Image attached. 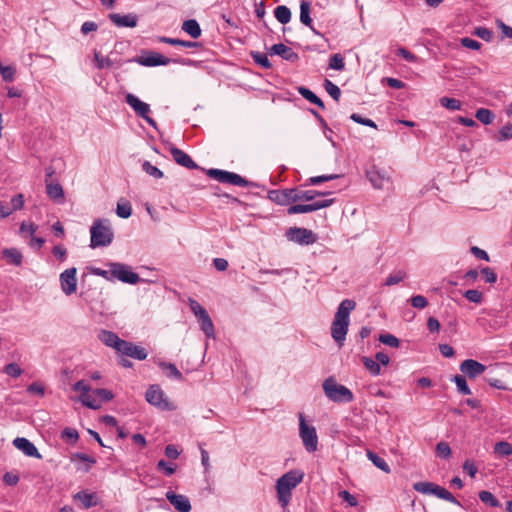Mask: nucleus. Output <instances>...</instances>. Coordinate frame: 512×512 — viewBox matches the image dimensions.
<instances>
[{
    "mask_svg": "<svg viewBox=\"0 0 512 512\" xmlns=\"http://www.w3.org/2000/svg\"><path fill=\"white\" fill-rule=\"evenodd\" d=\"M158 366L163 369V370H167L168 373H167V376L168 377H171V378H174L176 380H183V375L182 373L178 370V368L176 367L175 364L173 363H167V362H164V361H160L158 363Z\"/></svg>",
    "mask_w": 512,
    "mask_h": 512,
    "instance_id": "36",
    "label": "nucleus"
},
{
    "mask_svg": "<svg viewBox=\"0 0 512 512\" xmlns=\"http://www.w3.org/2000/svg\"><path fill=\"white\" fill-rule=\"evenodd\" d=\"M452 382L456 384L457 391L462 395H470L471 389L469 388L467 381L462 375H455L452 379Z\"/></svg>",
    "mask_w": 512,
    "mask_h": 512,
    "instance_id": "40",
    "label": "nucleus"
},
{
    "mask_svg": "<svg viewBox=\"0 0 512 512\" xmlns=\"http://www.w3.org/2000/svg\"><path fill=\"white\" fill-rule=\"evenodd\" d=\"M367 457L377 468L386 473H390V467L387 462L376 453L367 451Z\"/></svg>",
    "mask_w": 512,
    "mask_h": 512,
    "instance_id": "37",
    "label": "nucleus"
},
{
    "mask_svg": "<svg viewBox=\"0 0 512 512\" xmlns=\"http://www.w3.org/2000/svg\"><path fill=\"white\" fill-rule=\"evenodd\" d=\"M148 403L162 410L170 409V404L165 397L163 390L157 385H151L145 394Z\"/></svg>",
    "mask_w": 512,
    "mask_h": 512,
    "instance_id": "13",
    "label": "nucleus"
},
{
    "mask_svg": "<svg viewBox=\"0 0 512 512\" xmlns=\"http://www.w3.org/2000/svg\"><path fill=\"white\" fill-rule=\"evenodd\" d=\"M3 372L12 378H18L21 376L23 370L16 363H9L4 367Z\"/></svg>",
    "mask_w": 512,
    "mask_h": 512,
    "instance_id": "50",
    "label": "nucleus"
},
{
    "mask_svg": "<svg viewBox=\"0 0 512 512\" xmlns=\"http://www.w3.org/2000/svg\"><path fill=\"white\" fill-rule=\"evenodd\" d=\"M94 62L98 69L110 68L114 65L109 57H104L97 51L94 52Z\"/></svg>",
    "mask_w": 512,
    "mask_h": 512,
    "instance_id": "43",
    "label": "nucleus"
},
{
    "mask_svg": "<svg viewBox=\"0 0 512 512\" xmlns=\"http://www.w3.org/2000/svg\"><path fill=\"white\" fill-rule=\"evenodd\" d=\"M120 353L137 360H145L148 356V353L143 347L135 345L126 340L120 350Z\"/></svg>",
    "mask_w": 512,
    "mask_h": 512,
    "instance_id": "22",
    "label": "nucleus"
},
{
    "mask_svg": "<svg viewBox=\"0 0 512 512\" xmlns=\"http://www.w3.org/2000/svg\"><path fill=\"white\" fill-rule=\"evenodd\" d=\"M439 103L442 107L450 111H458L462 108V103L455 98L442 97L439 99Z\"/></svg>",
    "mask_w": 512,
    "mask_h": 512,
    "instance_id": "41",
    "label": "nucleus"
},
{
    "mask_svg": "<svg viewBox=\"0 0 512 512\" xmlns=\"http://www.w3.org/2000/svg\"><path fill=\"white\" fill-rule=\"evenodd\" d=\"M404 278H405V273H403L401 271L394 273V274H390L385 281V285L386 286L396 285V284L400 283Z\"/></svg>",
    "mask_w": 512,
    "mask_h": 512,
    "instance_id": "62",
    "label": "nucleus"
},
{
    "mask_svg": "<svg viewBox=\"0 0 512 512\" xmlns=\"http://www.w3.org/2000/svg\"><path fill=\"white\" fill-rule=\"evenodd\" d=\"M136 62L139 63L142 66L146 67H155V66H165L170 63H178L183 64L184 62L179 59H170L158 52L150 51L146 55H142L138 59H136Z\"/></svg>",
    "mask_w": 512,
    "mask_h": 512,
    "instance_id": "11",
    "label": "nucleus"
},
{
    "mask_svg": "<svg viewBox=\"0 0 512 512\" xmlns=\"http://www.w3.org/2000/svg\"><path fill=\"white\" fill-rule=\"evenodd\" d=\"M90 247H107L114 238V233L109 220L97 219L90 228Z\"/></svg>",
    "mask_w": 512,
    "mask_h": 512,
    "instance_id": "3",
    "label": "nucleus"
},
{
    "mask_svg": "<svg viewBox=\"0 0 512 512\" xmlns=\"http://www.w3.org/2000/svg\"><path fill=\"white\" fill-rule=\"evenodd\" d=\"M76 274L77 269L72 267L64 270L59 276L61 290L67 296L72 295L77 290Z\"/></svg>",
    "mask_w": 512,
    "mask_h": 512,
    "instance_id": "12",
    "label": "nucleus"
},
{
    "mask_svg": "<svg viewBox=\"0 0 512 512\" xmlns=\"http://www.w3.org/2000/svg\"><path fill=\"white\" fill-rule=\"evenodd\" d=\"M268 198L281 206H288L296 201L295 188L271 190L268 192Z\"/></svg>",
    "mask_w": 512,
    "mask_h": 512,
    "instance_id": "14",
    "label": "nucleus"
},
{
    "mask_svg": "<svg viewBox=\"0 0 512 512\" xmlns=\"http://www.w3.org/2000/svg\"><path fill=\"white\" fill-rule=\"evenodd\" d=\"M289 241L300 245H310L316 242L317 237L313 231L306 228L291 227L286 231Z\"/></svg>",
    "mask_w": 512,
    "mask_h": 512,
    "instance_id": "10",
    "label": "nucleus"
},
{
    "mask_svg": "<svg viewBox=\"0 0 512 512\" xmlns=\"http://www.w3.org/2000/svg\"><path fill=\"white\" fill-rule=\"evenodd\" d=\"M46 193L50 199L62 203L64 201V190L59 183H46Z\"/></svg>",
    "mask_w": 512,
    "mask_h": 512,
    "instance_id": "25",
    "label": "nucleus"
},
{
    "mask_svg": "<svg viewBox=\"0 0 512 512\" xmlns=\"http://www.w3.org/2000/svg\"><path fill=\"white\" fill-rule=\"evenodd\" d=\"M436 484L432 482H417L413 485L414 490L422 494H433Z\"/></svg>",
    "mask_w": 512,
    "mask_h": 512,
    "instance_id": "48",
    "label": "nucleus"
},
{
    "mask_svg": "<svg viewBox=\"0 0 512 512\" xmlns=\"http://www.w3.org/2000/svg\"><path fill=\"white\" fill-rule=\"evenodd\" d=\"M324 88L326 92L336 101L339 100L341 96V90L340 88L334 84L332 81L325 79L324 81Z\"/></svg>",
    "mask_w": 512,
    "mask_h": 512,
    "instance_id": "45",
    "label": "nucleus"
},
{
    "mask_svg": "<svg viewBox=\"0 0 512 512\" xmlns=\"http://www.w3.org/2000/svg\"><path fill=\"white\" fill-rule=\"evenodd\" d=\"M325 396L335 403H349L354 400L352 391L346 386L339 384L334 377H328L322 384Z\"/></svg>",
    "mask_w": 512,
    "mask_h": 512,
    "instance_id": "4",
    "label": "nucleus"
},
{
    "mask_svg": "<svg viewBox=\"0 0 512 512\" xmlns=\"http://www.w3.org/2000/svg\"><path fill=\"white\" fill-rule=\"evenodd\" d=\"M98 339L108 347L115 349L120 353V350L125 342L116 333L109 330H100L98 333Z\"/></svg>",
    "mask_w": 512,
    "mask_h": 512,
    "instance_id": "17",
    "label": "nucleus"
},
{
    "mask_svg": "<svg viewBox=\"0 0 512 512\" xmlns=\"http://www.w3.org/2000/svg\"><path fill=\"white\" fill-rule=\"evenodd\" d=\"M350 119L358 124L372 127V128H377V125L375 124V122L373 120L368 119V118H363L361 115H359L357 113L351 114Z\"/></svg>",
    "mask_w": 512,
    "mask_h": 512,
    "instance_id": "59",
    "label": "nucleus"
},
{
    "mask_svg": "<svg viewBox=\"0 0 512 512\" xmlns=\"http://www.w3.org/2000/svg\"><path fill=\"white\" fill-rule=\"evenodd\" d=\"M189 306L192 313L195 315V317H197L198 321L200 322V327L204 334L208 338H214V325L206 309L202 305H200L196 300L191 298L189 299Z\"/></svg>",
    "mask_w": 512,
    "mask_h": 512,
    "instance_id": "7",
    "label": "nucleus"
},
{
    "mask_svg": "<svg viewBox=\"0 0 512 512\" xmlns=\"http://www.w3.org/2000/svg\"><path fill=\"white\" fill-rule=\"evenodd\" d=\"M269 54L280 56L282 59L290 62H296L299 59L296 52L282 43L272 45L269 49Z\"/></svg>",
    "mask_w": 512,
    "mask_h": 512,
    "instance_id": "20",
    "label": "nucleus"
},
{
    "mask_svg": "<svg viewBox=\"0 0 512 512\" xmlns=\"http://www.w3.org/2000/svg\"><path fill=\"white\" fill-rule=\"evenodd\" d=\"M367 177L371 184L373 185V187L376 189H382L385 183H388L390 181V176L388 175L387 171L377 167H372L367 172Z\"/></svg>",
    "mask_w": 512,
    "mask_h": 512,
    "instance_id": "18",
    "label": "nucleus"
},
{
    "mask_svg": "<svg viewBox=\"0 0 512 512\" xmlns=\"http://www.w3.org/2000/svg\"><path fill=\"white\" fill-rule=\"evenodd\" d=\"M157 469L162 470L165 475L171 476L176 471V465L173 463L166 462L165 460H160L157 463Z\"/></svg>",
    "mask_w": 512,
    "mask_h": 512,
    "instance_id": "57",
    "label": "nucleus"
},
{
    "mask_svg": "<svg viewBox=\"0 0 512 512\" xmlns=\"http://www.w3.org/2000/svg\"><path fill=\"white\" fill-rule=\"evenodd\" d=\"M411 305L417 309H424L428 305L427 299L422 295L413 296L410 299Z\"/></svg>",
    "mask_w": 512,
    "mask_h": 512,
    "instance_id": "63",
    "label": "nucleus"
},
{
    "mask_svg": "<svg viewBox=\"0 0 512 512\" xmlns=\"http://www.w3.org/2000/svg\"><path fill=\"white\" fill-rule=\"evenodd\" d=\"M311 5L308 1L300 2V22L308 27H311L312 19L310 17Z\"/></svg>",
    "mask_w": 512,
    "mask_h": 512,
    "instance_id": "34",
    "label": "nucleus"
},
{
    "mask_svg": "<svg viewBox=\"0 0 512 512\" xmlns=\"http://www.w3.org/2000/svg\"><path fill=\"white\" fill-rule=\"evenodd\" d=\"M73 390L80 392V395H84L88 394L92 389L87 381L79 380L73 385Z\"/></svg>",
    "mask_w": 512,
    "mask_h": 512,
    "instance_id": "61",
    "label": "nucleus"
},
{
    "mask_svg": "<svg viewBox=\"0 0 512 512\" xmlns=\"http://www.w3.org/2000/svg\"><path fill=\"white\" fill-rule=\"evenodd\" d=\"M61 437L64 440H67V441H69L71 443H75L78 440V438H79V434H78L76 429L70 428V427H66L62 431Z\"/></svg>",
    "mask_w": 512,
    "mask_h": 512,
    "instance_id": "55",
    "label": "nucleus"
},
{
    "mask_svg": "<svg viewBox=\"0 0 512 512\" xmlns=\"http://www.w3.org/2000/svg\"><path fill=\"white\" fill-rule=\"evenodd\" d=\"M298 92L310 103L317 105L321 109H324V102L310 89L306 87H299Z\"/></svg>",
    "mask_w": 512,
    "mask_h": 512,
    "instance_id": "30",
    "label": "nucleus"
},
{
    "mask_svg": "<svg viewBox=\"0 0 512 512\" xmlns=\"http://www.w3.org/2000/svg\"><path fill=\"white\" fill-rule=\"evenodd\" d=\"M142 170L155 179H160L163 177V172L152 165L149 161H144L142 164Z\"/></svg>",
    "mask_w": 512,
    "mask_h": 512,
    "instance_id": "44",
    "label": "nucleus"
},
{
    "mask_svg": "<svg viewBox=\"0 0 512 512\" xmlns=\"http://www.w3.org/2000/svg\"><path fill=\"white\" fill-rule=\"evenodd\" d=\"M170 152H171V155L174 159V161L185 167V168H188V169H195L197 168V164L192 160V158L187 154L185 153L184 151L176 148V147H172L170 149Z\"/></svg>",
    "mask_w": 512,
    "mask_h": 512,
    "instance_id": "23",
    "label": "nucleus"
},
{
    "mask_svg": "<svg viewBox=\"0 0 512 512\" xmlns=\"http://www.w3.org/2000/svg\"><path fill=\"white\" fill-rule=\"evenodd\" d=\"M107 265L109 268H112V281L116 279L131 285L142 281L139 275L133 271L132 267L127 264L110 262Z\"/></svg>",
    "mask_w": 512,
    "mask_h": 512,
    "instance_id": "6",
    "label": "nucleus"
},
{
    "mask_svg": "<svg viewBox=\"0 0 512 512\" xmlns=\"http://www.w3.org/2000/svg\"><path fill=\"white\" fill-rule=\"evenodd\" d=\"M475 117L485 125L491 124L495 119L494 113L487 108H479L476 111Z\"/></svg>",
    "mask_w": 512,
    "mask_h": 512,
    "instance_id": "39",
    "label": "nucleus"
},
{
    "mask_svg": "<svg viewBox=\"0 0 512 512\" xmlns=\"http://www.w3.org/2000/svg\"><path fill=\"white\" fill-rule=\"evenodd\" d=\"M379 341L394 348H397L400 344L399 339L390 333L380 334Z\"/></svg>",
    "mask_w": 512,
    "mask_h": 512,
    "instance_id": "52",
    "label": "nucleus"
},
{
    "mask_svg": "<svg viewBox=\"0 0 512 512\" xmlns=\"http://www.w3.org/2000/svg\"><path fill=\"white\" fill-rule=\"evenodd\" d=\"M251 56L256 64L260 65L265 69L271 68L272 65L266 54L260 52H253Z\"/></svg>",
    "mask_w": 512,
    "mask_h": 512,
    "instance_id": "49",
    "label": "nucleus"
},
{
    "mask_svg": "<svg viewBox=\"0 0 512 512\" xmlns=\"http://www.w3.org/2000/svg\"><path fill=\"white\" fill-rule=\"evenodd\" d=\"M165 496H166V499L170 502V504L178 512H190L191 511V503L187 496L182 495V494H176L171 490L167 491Z\"/></svg>",
    "mask_w": 512,
    "mask_h": 512,
    "instance_id": "16",
    "label": "nucleus"
},
{
    "mask_svg": "<svg viewBox=\"0 0 512 512\" xmlns=\"http://www.w3.org/2000/svg\"><path fill=\"white\" fill-rule=\"evenodd\" d=\"M158 40L161 43H166V44H170V45H173V46H181V47H185V48H192V47H198L199 46L198 42L180 40V39H177V38H170V37H166V36L159 37Z\"/></svg>",
    "mask_w": 512,
    "mask_h": 512,
    "instance_id": "31",
    "label": "nucleus"
},
{
    "mask_svg": "<svg viewBox=\"0 0 512 512\" xmlns=\"http://www.w3.org/2000/svg\"><path fill=\"white\" fill-rule=\"evenodd\" d=\"M459 368L460 371L470 379L476 378L477 376L483 374L486 370L485 365L473 359L464 360L460 364Z\"/></svg>",
    "mask_w": 512,
    "mask_h": 512,
    "instance_id": "15",
    "label": "nucleus"
},
{
    "mask_svg": "<svg viewBox=\"0 0 512 512\" xmlns=\"http://www.w3.org/2000/svg\"><path fill=\"white\" fill-rule=\"evenodd\" d=\"M111 22L117 27H129L133 28L138 23V16L133 13L121 15L118 13H112L109 15Z\"/></svg>",
    "mask_w": 512,
    "mask_h": 512,
    "instance_id": "21",
    "label": "nucleus"
},
{
    "mask_svg": "<svg viewBox=\"0 0 512 512\" xmlns=\"http://www.w3.org/2000/svg\"><path fill=\"white\" fill-rule=\"evenodd\" d=\"M13 445L20 451H22L26 456L35 457L38 459L42 458V455L39 453L36 446L24 437H17L13 440Z\"/></svg>",
    "mask_w": 512,
    "mask_h": 512,
    "instance_id": "19",
    "label": "nucleus"
},
{
    "mask_svg": "<svg viewBox=\"0 0 512 512\" xmlns=\"http://www.w3.org/2000/svg\"><path fill=\"white\" fill-rule=\"evenodd\" d=\"M181 28L194 39H197L201 36L200 25L195 19L184 21Z\"/></svg>",
    "mask_w": 512,
    "mask_h": 512,
    "instance_id": "26",
    "label": "nucleus"
},
{
    "mask_svg": "<svg viewBox=\"0 0 512 512\" xmlns=\"http://www.w3.org/2000/svg\"><path fill=\"white\" fill-rule=\"evenodd\" d=\"M310 212H312V207L310 206V204H295V205L290 206L287 209V213L289 215L310 213Z\"/></svg>",
    "mask_w": 512,
    "mask_h": 512,
    "instance_id": "51",
    "label": "nucleus"
},
{
    "mask_svg": "<svg viewBox=\"0 0 512 512\" xmlns=\"http://www.w3.org/2000/svg\"><path fill=\"white\" fill-rule=\"evenodd\" d=\"M329 68L337 71H342L345 68L344 59L341 54L336 53L331 56L329 60Z\"/></svg>",
    "mask_w": 512,
    "mask_h": 512,
    "instance_id": "47",
    "label": "nucleus"
},
{
    "mask_svg": "<svg viewBox=\"0 0 512 512\" xmlns=\"http://www.w3.org/2000/svg\"><path fill=\"white\" fill-rule=\"evenodd\" d=\"M15 68L12 66H3L0 65V74L4 81L11 82L14 80L15 77Z\"/></svg>",
    "mask_w": 512,
    "mask_h": 512,
    "instance_id": "56",
    "label": "nucleus"
},
{
    "mask_svg": "<svg viewBox=\"0 0 512 512\" xmlns=\"http://www.w3.org/2000/svg\"><path fill=\"white\" fill-rule=\"evenodd\" d=\"M356 303L351 299H344L339 304L331 324V336L342 347L346 339L350 324V313L355 309Z\"/></svg>",
    "mask_w": 512,
    "mask_h": 512,
    "instance_id": "1",
    "label": "nucleus"
},
{
    "mask_svg": "<svg viewBox=\"0 0 512 512\" xmlns=\"http://www.w3.org/2000/svg\"><path fill=\"white\" fill-rule=\"evenodd\" d=\"M299 436L307 452H315L318 449V436L316 428L306 423L304 415L299 414Z\"/></svg>",
    "mask_w": 512,
    "mask_h": 512,
    "instance_id": "5",
    "label": "nucleus"
},
{
    "mask_svg": "<svg viewBox=\"0 0 512 512\" xmlns=\"http://www.w3.org/2000/svg\"><path fill=\"white\" fill-rule=\"evenodd\" d=\"M338 496L343 499L345 502L349 504L351 507H355L358 504V501L355 496L349 493L347 490H342L338 493Z\"/></svg>",
    "mask_w": 512,
    "mask_h": 512,
    "instance_id": "64",
    "label": "nucleus"
},
{
    "mask_svg": "<svg viewBox=\"0 0 512 512\" xmlns=\"http://www.w3.org/2000/svg\"><path fill=\"white\" fill-rule=\"evenodd\" d=\"M512 138V124L504 125L496 137L498 141H505Z\"/></svg>",
    "mask_w": 512,
    "mask_h": 512,
    "instance_id": "58",
    "label": "nucleus"
},
{
    "mask_svg": "<svg viewBox=\"0 0 512 512\" xmlns=\"http://www.w3.org/2000/svg\"><path fill=\"white\" fill-rule=\"evenodd\" d=\"M77 400L90 409L97 410L100 408V401L94 395L93 390H90L88 394L79 395Z\"/></svg>",
    "mask_w": 512,
    "mask_h": 512,
    "instance_id": "29",
    "label": "nucleus"
},
{
    "mask_svg": "<svg viewBox=\"0 0 512 512\" xmlns=\"http://www.w3.org/2000/svg\"><path fill=\"white\" fill-rule=\"evenodd\" d=\"M125 101L133 109L137 116L143 118L154 129H157V124L155 120L149 116V113L151 111L149 104L141 101L137 96H135L132 93L126 94Z\"/></svg>",
    "mask_w": 512,
    "mask_h": 512,
    "instance_id": "8",
    "label": "nucleus"
},
{
    "mask_svg": "<svg viewBox=\"0 0 512 512\" xmlns=\"http://www.w3.org/2000/svg\"><path fill=\"white\" fill-rule=\"evenodd\" d=\"M436 453L440 458L447 459L451 456V448L446 442H439L436 445Z\"/></svg>",
    "mask_w": 512,
    "mask_h": 512,
    "instance_id": "54",
    "label": "nucleus"
},
{
    "mask_svg": "<svg viewBox=\"0 0 512 512\" xmlns=\"http://www.w3.org/2000/svg\"><path fill=\"white\" fill-rule=\"evenodd\" d=\"M74 499L81 502L83 508L88 509L98 504V498L95 493L86 490L79 491L74 495Z\"/></svg>",
    "mask_w": 512,
    "mask_h": 512,
    "instance_id": "24",
    "label": "nucleus"
},
{
    "mask_svg": "<svg viewBox=\"0 0 512 512\" xmlns=\"http://www.w3.org/2000/svg\"><path fill=\"white\" fill-rule=\"evenodd\" d=\"M362 363L371 375L378 376L381 374V366L374 359L364 356L362 357Z\"/></svg>",
    "mask_w": 512,
    "mask_h": 512,
    "instance_id": "38",
    "label": "nucleus"
},
{
    "mask_svg": "<svg viewBox=\"0 0 512 512\" xmlns=\"http://www.w3.org/2000/svg\"><path fill=\"white\" fill-rule=\"evenodd\" d=\"M295 193H296V201L297 202L298 201H312L317 196H324L327 194L325 192H320V191H316V190H302L299 188H295Z\"/></svg>",
    "mask_w": 512,
    "mask_h": 512,
    "instance_id": "28",
    "label": "nucleus"
},
{
    "mask_svg": "<svg viewBox=\"0 0 512 512\" xmlns=\"http://www.w3.org/2000/svg\"><path fill=\"white\" fill-rule=\"evenodd\" d=\"M274 16L281 24H287L291 20V11L285 5L277 6L274 10Z\"/></svg>",
    "mask_w": 512,
    "mask_h": 512,
    "instance_id": "32",
    "label": "nucleus"
},
{
    "mask_svg": "<svg viewBox=\"0 0 512 512\" xmlns=\"http://www.w3.org/2000/svg\"><path fill=\"white\" fill-rule=\"evenodd\" d=\"M493 452L497 457H507L512 454V445L507 441H499L494 445Z\"/></svg>",
    "mask_w": 512,
    "mask_h": 512,
    "instance_id": "35",
    "label": "nucleus"
},
{
    "mask_svg": "<svg viewBox=\"0 0 512 512\" xmlns=\"http://www.w3.org/2000/svg\"><path fill=\"white\" fill-rule=\"evenodd\" d=\"M116 213L120 218L126 219L132 214V207L130 203H118L116 208Z\"/></svg>",
    "mask_w": 512,
    "mask_h": 512,
    "instance_id": "53",
    "label": "nucleus"
},
{
    "mask_svg": "<svg viewBox=\"0 0 512 512\" xmlns=\"http://www.w3.org/2000/svg\"><path fill=\"white\" fill-rule=\"evenodd\" d=\"M93 393L96 395L98 401H100V406L103 402H108L114 398L113 393L110 390L104 388L93 389Z\"/></svg>",
    "mask_w": 512,
    "mask_h": 512,
    "instance_id": "46",
    "label": "nucleus"
},
{
    "mask_svg": "<svg viewBox=\"0 0 512 512\" xmlns=\"http://www.w3.org/2000/svg\"><path fill=\"white\" fill-rule=\"evenodd\" d=\"M3 257L8 260L9 263L20 266L22 264V253L17 248H5L2 251Z\"/></svg>",
    "mask_w": 512,
    "mask_h": 512,
    "instance_id": "27",
    "label": "nucleus"
},
{
    "mask_svg": "<svg viewBox=\"0 0 512 512\" xmlns=\"http://www.w3.org/2000/svg\"><path fill=\"white\" fill-rule=\"evenodd\" d=\"M208 176L217 180L220 183H229L239 187L248 186V181L237 173L229 172L220 169H209Z\"/></svg>",
    "mask_w": 512,
    "mask_h": 512,
    "instance_id": "9",
    "label": "nucleus"
},
{
    "mask_svg": "<svg viewBox=\"0 0 512 512\" xmlns=\"http://www.w3.org/2000/svg\"><path fill=\"white\" fill-rule=\"evenodd\" d=\"M464 297L473 303H480L482 301V293L476 289L467 290L464 293Z\"/></svg>",
    "mask_w": 512,
    "mask_h": 512,
    "instance_id": "60",
    "label": "nucleus"
},
{
    "mask_svg": "<svg viewBox=\"0 0 512 512\" xmlns=\"http://www.w3.org/2000/svg\"><path fill=\"white\" fill-rule=\"evenodd\" d=\"M479 499L483 503H485L491 507L496 508V507L500 506L499 500L490 491H486V490L480 491Z\"/></svg>",
    "mask_w": 512,
    "mask_h": 512,
    "instance_id": "42",
    "label": "nucleus"
},
{
    "mask_svg": "<svg viewBox=\"0 0 512 512\" xmlns=\"http://www.w3.org/2000/svg\"><path fill=\"white\" fill-rule=\"evenodd\" d=\"M433 495L437 496L440 499L446 500L450 503L460 506V502L444 487H441L436 484L434 487Z\"/></svg>",
    "mask_w": 512,
    "mask_h": 512,
    "instance_id": "33",
    "label": "nucleus"
},
{
    "mask_svg": "<svg viewBox=\"0 0 512 512\" xmlns=\"http://www.w3.org/2000/svg\"><path fill=\"white\" fill-rule=\"evenodd\" d=\"M303 478L304 472L295 469L286 472L276 481L277 498L283 508L289 504L292 490L302 482Z\"/></svg>",
    "mask_w": 512,
    "mask_h": 512,
    "instance_id": "2",
    "label": "nucleus"
}]
</instances>
